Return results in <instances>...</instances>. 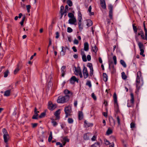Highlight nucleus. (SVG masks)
I'll return each mask as SVG.
<instances>
[{"mask_svg": "<svg viewBox=\"0 0 147 147\" xmlns=\"http://www.w3.org/2000/svg\"><path fill=\"white\" fill-rule=\"evenodd\" d=\"M9 73V71L8 70H7L4 73V77L5 78L7 77L8 75V74Z\"/></svg>", "mask_w": 147, "mask_h": 147, "instance_id": "nucleus-46", "label": "nucleus"}, {"mask_svg": "<svg viewBox=\"0 0 147 147\" xmlns=\"http://www.w3.org/2000/svg\"><path fill=\"white\" fill-rule=\"evenodd\" d=\"M75 70L74 71V73L76 75L78 76L80 72H81L80 68L79 67H78L77 68L75 67Z\"/></svg>", "mask_w": 147, "mask_h": 147, "instance_id": "nucleus-12", "label": "nucleus"}, {"mask_svg": "<svg viewBox=\"0 0 147 147\" xmlns=\"http://www.w3.org/2000/svg\"><path fill=\"white\" fill-rule=\"evenodd\" d=\"M67 3L69 7H71L72 5V2L71 0H67Z\"/></svg>", "mask_w": 147, "mask_h": 147, "instance_id": "nucleus-38", "label": "nucleus"}, {"mask_svg": "<svg viewBox=\"0 0 147 147\" xmlns=\"http://www.w3.org/2000/svg\"><path fill=\"white\" fill-rule=\"evenodd\" d=\"M76 77L74 76L71 77L69 80L70 83L71 84H74L75 82V80Z\"/></svg>", "mask_w": 147, "mask_h": 147, "instance_id": "nucleus-21", "label": "nucleus"}, {"mask_svg": "<svg viewBox=\"0 0 147 147\" xmlns=\"http://www.w3.org/2000/svg\"><path fill=\"white\" fill-rule=\"evenodd\" d=\"M109 16L110 18V19H113V11H109Z\"/></svg>", "mask_w": 147, "mask_h": 147, "instance_id": "nucleus-47", "label": "nucleus"}, {"mask_svg": "<svg viewBox=\"0 0 147 147\" xmlns=\"http://www.w3.org/2000/svg\"><path fill=\"white\" fill-rule=\"evenodd\" d=\"M84 124L85 127H92L93 126V124L92 123H87L86 121H84Z\"/></svg>", "mask_w": 147, "mask_h": 147, "instance_id": "nucleus-19", "label": "nucleus"}, {"mask_svg": "<svg viewBox=\"0 0 147 147\" xmlns=\"http://www.w3.org/2000/svg\"><path fill=\"white\" fill-rule=\"evenodd\" d=\"M57 105L55 104H53L51 102H48V108L50 110L53 111L54 110L56 107Z\"/></svg>", "mask_w": 147, "mask_h": 147, "instance_id": "nucleus-5", "label": "nucleus"}, {"mask_svg": "<svg viewBox=\"0 0 147 147\" xmlns=\"http://www.w3.org/2000/svg\"><path fill=\"white\" fill-rule=\"evenodd\" d=\"M63 140L65 142H68L69 141V140L67 138V137H65L63 138Z\"/></svg>", "mask_w": 147, "mask_h": 147, "instance_id": "nucleus-57", "label": "nucleus"}, {"mask_svg": "<svg viewBox=\"0 0 147 147\" xmlns=\"http://www.w3.org/2000/svg\"><path fill=\"white\" fill-rule=\"evenodd\" d=\"M135 127V125L134 123L131 122L130 124V127L131 128H134Z\"/></svg>", "mask_w": 147, "mask_h": 147, "instance_id": "nucleus-52", "label": "nucleus"}, {"mask_svg": "<svg viewBox=\"0 0 147 147\" xmlns=\"http://www.w3.org/2000/svg\"><path fill=\"white\" fill-rule=\"evenodd\" d=\"M89 137L87 133L85 134L84 135V139L85 140H88L89 139Z\"/></svg>", "mask_w": 147, "mask_h": 147, "instance_id": "nucleus-29", "label": "nucleus"}, {"mask_svg": "<svg viewBox=\"0 0 147 147\" xmlns=\"http://www.w3.org/2000/svg\"><path fill=\"white\" fill-rule=\"evenodd\" d=\"M130 96L131 97V99L130 100V102L131 105H129L128 103H127V106L129 107H131L132 106V105L134 103V94L132 93H131L130 94Z\"/></svg>", "mask_w": 147, "mask_h": 147, "instance_id": "nucleus-8", "label": "nucleus"}, {"mask_svg": "<svg viewBox=\"0 0 147 147\" xmlns=\"http://www.w3.org/2000/svg\"><path fill=\"white\" fill-rule=\"evenodd\" d=\"M145 22V21H144L143 22V26L144 27V32H145L146 33V35L147 34V30L146 27Z\"/></svg>", "mask_w": 147, "mask_h": 147, "instance_id": "nucleus-45", "label": "nucleus"}, {"mask_svg": "<svg viewBox=\"0 0 147 147\" xmlns=\"http://www.w3.org/2000/svg\"><path fill=\"white\" fill-rule=\"evenodd\" d=\"M106 20L107 24L108 25H109L111 22L110 20L109 19H107Z\"/></svg>", "mask_w": 147, "mask_h": 147, "instance_id": "nucleus-63", "label": "nucleus"}, {"mask_svg": "<svg viewBox=\"0 0 147 147\" xmlns=\"http://www.w3.org/2000/svg\"><path fill=\"white\" fill-rule=\"evenodd\" d=\"M11 91L10 90H8L6 91L4 93V96H9L10 95Z\"/></svg>", "mask_w": 147, "mask_h": 147, "instance_id": "nucleus-28", "label": "nucleus"}, {"mask_svg": "<svg viewBox=\"0 0 147 147\" xmlns=\"http://www.w3.org/2000/svg\"><path fill=\"white\" fill-rule=\"evenodd\" d=\"M120 62L121 64L124 67H126L127 65H126L125 62V61H124L123 60L121 59L120 61Z\"/></svg>", "mask_w": 147, "mask_h": 147, "instance_id": "nucleus-31", "label": "nucleus"}, {"mask_svg": "<svg viewBox=\"0 0 147 147\" xmlns=\"http://www.w3.org/2000/svg\"><path fill=\"white\" fill-rule=\"evenodd\" d=\"M69 23L71 24H74L76 22V20L75 18L70 19L69 21Z\"/></svg>", "mask_w": 147, "mask_h": 147, "instance_id": "nucleus-11", "label": "nucleus"}, {"mask_svg": "<svg viewBox=\"0 0 147 147\" xmlns=\"http://www.w3.org/2000/svg\"><path fill=\"white\" fill-rule=\"evenodd\" d=\"M19 64H18L17 65V67L15 69L14 71V74H16L17 72L19 70Z\"/></svg>", "mask_w": 147, "mask_h": 147, "instance_id": "nucleus-33", "label": "nucleus"}, {"mask_svg": "<svg viewBox=\"0 0 147 147\" xmlns=\"http://www.w3.org/2000/svg\"><path fill=\"white\" fill-rule=\"evenodd\" d=\"M87 59L88 61H90L91 59V56L90 55H88L87 56Z\"/></svg>", "mask_w": 147, "mask_h": 147, "instance_id": "nucleus-64", "label": "nucleus"}, {"mask_svg": "<svg viewBox=\"0 0 147 147\" xmlns=\"http://www.w3.org/2000/svg\"><path fill=\"white\" fill-rule=\"evenodd\" d=\"M78 21H80V20H82V15L81 13V12L80 11H78Z\"/></svg>", "mask_w": 147, "mask_h": 147, "instance_id": "nucleus-25", "label": "nucleus"}, {"mask_svg": "<svg viewBox=\"0 0 147 147\" xmlns=\"http://www.w3.org/2000/svg\"><path fill=\"white\" fill-rule=\"evenodd\" d=\"M103 78L104 81L105 82L107 81L108 80L107 76L106 73H103Z\"/></svg>", "mask_w": 147, "mask_h": 147, "instance_id": "nucleus-26", "label": "nucleus"}, {"mask_svg": "<svg viewBox=\"0 0 147 147\" xmlns=\"http://www.w3.org/2000/svg\"><path fill=\"white\" fill-rule=\"evenodd\" d=\"M112 67L113 69L112 71H111V73H115L116 71V70L115 68L114 67V66L113 65L112 66Z\"/></svg>", "mask_w": 147, "mask_h": 147, "instance_id": "nucleus-59", "label": "nucleus"}, {"mask_svg": "<svg viewBox=\"0 0 147 147\" xmlns=\"http://www.w3.org/2000/svg\"><path fill=\"white\" fill-rule=\"evenodd\" d=\"M56 36H55V38H59V33L58 32H56Z\"/></svg>", "mask_w": 147, "mask_h": 147, "instance_id": "nucleus-62", "label": "nucleus"}, {"mask_svg": "<svg viewBox=\"0 0 147 147\" xmlns=\"http://www.w3.org/2000/svg\"><path fill=\"white\" fill-rule=\"evenodd\" d=\"M91 47L92 48L91 50L95 53H96L98 50V48L96 45L94 44L93 46H92Z\"/></svg>", "mask_w": 147, "mask_h": 147, "instance_id": "nucleus-17", "label": "nucleus"}, {"mask_svg": "<svg viewBox=\"0 0 147 147\" xmlns=\"http://www.w3.org/2000/svg\"><path fill=\"white\" fill-rule=\"evenodd\" d=\"M113 59L114 61V64L115 65H116L117 64V58L115 56H114L113 57Z\"/></svg>", "mask_w": 147, "mask_h": 147, "instance_id": "nucleus-44", "label": "nucleus"}, {"mask_svg": "<svg viewBox=\"0 0 147 147\" xmlns=\"http://www.w3.org/2000/svg\"><path fill=\"white\" fill-rule=\"evenodd\" d=\"M78 28L80 31L82 30L83 28V23H82V20L78 21Z\"/></svg>", "mask_w": 147, "mask_h": 147, "instance_id": "nucleus-15", "label": "nucleus"}, {"mask_svg": "<svg viewBox=\"0 0 147 147\" xmlns=\"http://www.w3.org/2000/svg\"><path fill=\"white\" fill-rule=\"evenodd\" d=\"M26 18V17L25 16H24L22 18V19L21 21L20 22V24L21 26H23V25L24 22Z\"/></svg>", "mask_w": 147, "mask_h": 147, "instance_id": "nucleus-40", "label": "nucleus"}, {"mask_svg": "<svg viewBox=\"0 0 147 147\" xmlns=\"http://www.w3.org/2000/svg\"><path fill=\"white\" fill-rule=\"evenodd\" d=\"M87 23L86 25L88 27L92 25L93 23L92 21L90 20H87Z\"/></svg>", "mask_w": 147, "mask_h": 147, "instance_id": "nucleus-23", "label": "nucleus"}, {"mask_svg": "<svg viewBox=\"0 0 147 147\" xmlns=\"http://www.w3.org/2000/svg\"><path fill=\"white\" fill-rule=\"evenodd\" d=\"M62 48V50L61 51V54L63 56L64 55L65 53V49H64V47L63 46H62L61 47Z\"/></svg>", "mask_w": 147, "mask_h": 147, "instance_id": "nucleus-35", "label": "nucleus"}, {"mask_svg": "<svg viewBox=\"0 0 147 147\" xmlns=\"http://www.w3.org/2000/svg\"><path fill=\"white\" fill-rule=\"evenodd\" d=\"M91 96L92 97L94 100H96V97L94 93H92Z\"/></svg>", "mask_w": 147, "mask_h": 147, "instance_id": "nucleus-58", "label": "nucleus"}, {"mask_svg": "<svg viewBox=\"0 0 147 147\" xmlns=\"http://www.w3.org/2000/svg\"><path fill=\"white\" fill-rule=\"evenodd\" d=\"M108 8L109 11H113V6L111 5H109L108 6Z\"/></svg>", "mask_w": 147, "mask_h": 147, "instance_id": "nucleus-56", "label": "nucleus"}, {"mask_svg": "<svg viewBox=\"0 0 147 147\" xmlns=\"http://www.w3.org/2000/svg\"><path fill=\"white\" fill-rule=\"evenodd\" d=\"M52 132L51 131L50 132V134L49 136L48 141L49 142H50L51 141L52 139Z\"/></svg>", "mask_w": 147, "mask_h": 147, "instance_id": "nucleus-36", "label": "nucleus"}, {"mask_svg": "<svg viewBox=\"0 0 147 147\" xmlns=\"http://www.w3.org/2000/svg\"><path fill=\"white\" fill-rule=\"evenodd\" d=\"M38 114L37 115H34L32 117V118L33 119H38Z\"/></svg>", "mask_w": 147, "mask_h": 147, "instance_id": "nucleus-55", "label": "nucleus"}, {"mask_svg": "<svg viewBox=\"0 0 147 147\" xmlns=\"http://www.w3.org/2000/svg\"><path fill=\"white\" fill-rule=\"evenodd\" d=\"M74 120L71 118H69L68 119V123L71 124L73 122Z\"/></svg>", "mask_w": 147, "mask_h": 147, "instance_id": "nucleus-43", "label": "nucleus"}, {"mask_svg": "<svg viewBox=\"0 0 147 147\" xmlns=\"http://www.w3.org/2000/svg\"><path fill=\"white\" fill-rule=\"evenodd\" d=\"M115 111L117 114L118 113L120 112L119 108V105L118 103L115 104Z\"/></svg>", "mask_w": 147, "mask_h": 147, "instance_id": "nucleus-14", "label": "nucleus"}, {"mask_svg": "<svg viewBox=\"0 0 147 147\" xmlns=\"http://www.w3.org/2000/svg\"><path fill=\"white\" fill-rule=\"evenodd\" d=\"M121 76H122V78L123 80L126 79L127 77V76L125 74V73L124 72H122Z\"/></svg>", "mask_w": 147, "mask_h": 147, "instance_id": "nucleus-34", "label": "nucleus"}, {"mask_svg": "<svg viewBox=\"0 0 147 147\" xmlns=\"http://www.w3.org/2000/svg\"><path fill=\"white\" fill-rule=\"evenodd\" d=\"M142 76L141 72L140 71H138L137 73V76L136 79V85L137 92H138L139 90L143 85V82L141 83L140 82V79Z\"/></svg>", "mask_w": 147, "mask_h": 147, "instance_id": "nucleus-1", "label": "nucleus"}, {"mask_svg": "<svg viewBox=\"0 0 147 147\" xmlns=\"http://www.w3.org/2000/svg\"><path fill=\"white\" fill-rule=\"evenodd\" d=\"M73 30L70 27H68L67 28V32L69 33H71L72 32Z\"/></svg>", "mask_w": 147, "mask_h": 147, "instance_id": "nucleus-51", "label": "nucleus"}, {"mask_svg": "<svg viewBox=\"0 0 147 147\" xmlns=\"http://www.w3.org/2000/svg\"><path fill=\"white\" fill-rule=\"evenodd\" d=\"M87 67H88L90 68V69H93L92 67V63H88L87 65Z\"/></svg>", "mask_w": 147, "mask_h": 147, "instance_id": "nucleus-41", "label": "nucleus"}, {"mask_svg": "<svg viewBox=\"0 0 147 147\" xmlns=\"http://www.w3.org/2000/svg\"><path fill=\"white\" fill-rule=\"evenodd\" d=\"M2 132L3 134V139L4 142L6 144H8L7 142L8 141V134L7 130L5 128H3L2 129Z\"/></svg>", "mask_w": 147, "mask_h": 147, "instance_id": "nucleus-3", "label": "nucleus"}, {"mask_svg": "<svg viewBox=\"0 0 147 147\" xmlns=\"http://www.w3.org/2000/svg\"><path fill=\"white\" fill-rule=\"evenodd\" d=\"M113 98L114 100V104L117 103V96L115 92L113 94Z\"/></svg>", "mask_w": 147, "mask_h": 147, "instance_id": "nucleus-24", "label": "nucleus"}, {"mask_svg": "<svg viewBox=\"0 0 147 147\" xmlns=\"http://www.w3.org/2000/svg\"><path fill=\"white\" fill-rule=\"evenodd\" d=\"M47 110H46L45 111L40 114V115L39 116V118H42L44 117L46 115V111Z\"/></svg>", "mask_w": 147, "mask_h": 147, "instance_id": "nucleus-30", "label": "nucleus"}, {"mask_svg": "<svg viewBox=\"0 0 147 147\" xmlns=\"http://www.w3.org/2000/svg\"><path fill=\"white\" fill-rule=\"evenodd\" d=\"M26 9L27 10L28 12V13L30 11V7H31L30 5H27L26 6Z\"/></svg>", "mask_w": 147, "mask_h": 147, "instance_id": "nucleus-48", "label": "nucleus"}, {"mask_svg": "<svg viewBox=\"0 0 147 147\" xmlns=\"http://www.w3.org/2000/svg\"><path fill=\"white\" fill-rule=\"evenodd\" d=\"M83 74L84 79H86L88 77V74L87 69L86 67L84 66L83 69Z\"/></svg>", "mask_w": 147, "mask_h": 147, "instance_id": "nucleus-7", "label": "nucleus"}, {"mask_svg": "<svg viewBox=\"0 0 147 147\" xmlns=\"http://www.w3.org/2000/svg\"><path fill=\"white\" fill-rule=\"evenodd\" d=\"M60 109H59L56 111L54 113V115L56 117V119H59L60 118Z\"/></svg>", "mask_w": 147, "mask_h": 147, "instance_id": "nucleus-9", "label": "nucleus"}, {"mask_svg": "<svg viewBox=\"0 0 147 147\" xmlns=\"http://www.w3.org/2000/svg\"><path fill=\"white\" fill-rule=\"evenodd\" d=\"M138 44L140 51V55H142L143 57H144L145 55L143 54L144 52V50L143 49L144 47L143 44L141 42H138Z\"/></svg>", "mask_w": 147, "mask_h": 147, "instance_id": "nucleus-4", "label": "nucleus"}, {"mask_svg": "<svg viewBox=\"0 0 147 147\" xmlns=\"http://www.w3.org/2000/svg\"><path fill=\"white\" fill-rule=\"evenodd\" d=\"M86 85L89 86L90 88L92 87V85L91 84V82L89 80H88L86 83Z\"/></svg>", "mask_w": 147, "mask_h": 147, "instance_id": "nucleus-39", "label": "nucleus"}, {"mask_svg": "<svg viewBox=\"0 0 147 147\" xmlns=\"http://www.w3.org/2000/svg\"><path fill=\"white\" fill-rule=\"evenodd\" d=\"M66 67L65 66H63L61 68V71L62 73L61 76L63 77L65 75V73L66 71Z\"/></svg>", "mask_w": 147, "mask_h": 147, "instance_id": "nucleus-10", "label": "nucleus"}, {"mask_svg": "<svg viewBox=\"0 0 147 147\" xmlns=\"http://www.w3.org/2000/svg\"><path fill=\"white\" fill-rule=\"evenodd\" d=\"M69 99V96L65 95L64 96H59L58 97L57 102L58 103H63L67 102Z\"/></svg>", "mask_w": 147, "mask_h": 147, "instance_id": "nucleus-2", "label": "nucleus"}, {"mask_svg": "<svg viewBox=\"0 0 147 147\" xmlns=\"http://www.w3.org/2000/svg\"><path fill=\"white\" fill-rule=\"evenodd\" d=\"M64 111L65 114L66 118L71 115V110L69 109V107H65L64 109Z\"/></svg>", "mask_w": 147, "mask_h": 147, "instance_id": "nucleus-6", "label": "nucleus"}, {"mask_svg": "<svg viewBox=\"0 0 147 147\" xmlns=\"http://www.w3.org/2000/svg\"><path fill=\"white\" fill-rule=\"evenodd\" d=\"M108 63L109 65V68L110 69V66L113 64V61H112L109 60L108 61Z\"/></svg>", "mask_w": 147, "mask_h": 147, "instance_id": "nucleus-49", "label": "nucleus"}, {"mask_svg": "<svg viewBox=\"0 0 147 147\" xmlns=\"http://www.w3.org/2000/svg\"><path fill=\"white\" fill-rule=\"evenodd\" d=\"M117 120L118 124L119 125H120V119H119V116H117Z\"/></svg>", "mask_w": 147, "mask_h": 147, "instance_id": "nucleus-60", "label": "nucleus"}, {"mask_svg": "<svg viewBox=\"0 0 147 147\" xmlns=\"http://www.w3.org/2000/svg\"><path fill=\"white\" fill-rule=\"evenodd\" d=\"M38 125L37 123H32L31 124V125H32V128H34L36 127Z\"/></svg>", "mask_w": 147, "mask_h": 147, "instance_id": "nucleus-53", "label": "nucleus"}, {"mask_svg": "<svg viewBox=\"0 0 147 147\" xmlns=\"http://www.w3.org/2000/svg\"><path fill=\"white\" fill-rule=\"evenodd\" d=\"M100 4V5L102 8L104 9H105L106 8V7L105 0H101Z\"/></svg>", "mask_w": 147, "mask_h": 147, "instance_id": "nucleus-13", "label": "nucleus"}, {"mask_svg": "<svg viewBox=\"0 0 147 147\" xmlns=\"http://www.w3.org/2000/svg\"><path fill=\"white\" fill-rule=\"evenodd\" d=\"M112 133L113 131L112 129L110 128H109L106 131V135H109L112 134Z\"/></svg>", "mask_w": 147, "mask_h": 147, "instance_id": "nucleus-32", "label": "nucleus"}, {"mask_svg": "<svg viewBox=\"0 0 147 147\" xmlns=\"http://www.w3.org/2000/svg\"><path fill=\"white\" fill-rule=\"evenodd\" d=\"M135 24H132L133 29L134 31V33L135 34H137L138 28H137L136 26H135Z\"/></svg>", "mask_w": 147, "mask_h": 147, "instance_id": "nucleus-27", "label": "nucleus"}, {"mask_svg": "<svg viewBox=\"0 0 147 147\" xmlns=\"http://www.w3.org/2000/svg\"><path fill=\"white\" fill-rule=\"evenodd\" d=\"M68 16L69 18H75L74 14L71 13H68Z\"/></svg>", "mask_w": 147, "mask_h": 147, "instance_id": "nucleus-42", "label": "nucleus"}, {"mask_svg": "<svg viewBox=\"0 0 147 147\" xmlns=\"http://www.w3.org/2000/svg\"><path fill=\"white\" fill-rule=\"evenodd\" d=\"M51 123L55 127H56L58 124V123L55 121V119L53 118L51 119Z\"/></svg>", "mask_w": 147, "mask_h": 147, "instance_id": "nucleus-22", "label": "nucleus"}, {"mask_svg": "<svg viewBox=\"0 0 147 147\" xmlns=\"http://www.w3.org/2000/svg\"><path fill=\"white\" fill-rule=\"evenodd\" d=\"M101 145V144L100 142H97L91 145L90 147H100Z\"/></svg>", "mask_w": 147, "mask_h": 147, "instance_id": "nucleus-16", "label": "nucleus"}, {"mask_svg": "<svg viewBox=\"0 0 147 147\" xmlns=\"http://www.w3.org/2000/svg\"><path fill=\"white\" fill-rule=\"evenodd\" d=\"M105 144L106 145H108L110 144V142L109 141L107 140L106 139H104Z\"/></svg>", "mask_w": 147, "mask_h": 147, "instance_id": "nucleus-50", "label": "nucleus"}, {"mask_svg": "<svg viewBox=\"0 0 147 147\" xmlns=\"http://www.w3.org/2000/svg\"><path fill=\"white\" fill-rule=\"evenodd\" d=\"M84 49L86 51H88L89 49V45L87 42H85L84 44Z\"/></svg>", "mask_w": 147, "mask_h": 147, "instance_id": "nucleus-18", "label": "nucleus"}, {"mask_svg": "<svg viewBox=\"0 0 147 147\" xmlns=\"http://www.w3.org/2000/svg\"><path fill=\"white\" fill-rule=\"evenodd\" d=\"M90 75L91 76H92L93 75V69H90Z\"/></svg>", "mask_w": 147, "mask_h": 147, "instance_id": "nucleus-61", "label": "nucleus"}, {"mask_svg": "<svg viewBox=\"0 0 147 147\" xmlns=\"http://www.w3.org/2000/svg\"><path fill=\"white\" fill-rule=\"evenodd\" d=\"M82 59L83 61L86 62L87 61V59H86V55H84L82 56Z\"/></svg>", "mask_w": 147, "mask_h": 147, "instance_id": "nucleus-54", "label": "nucleus"}, {"mask_svg": "<svg viewBox=\"0 0 147 147\" xmlns=\"http://www.w3.org/2000/svg\"><path fill=\"white\" fill-rule=\"evenodd\" d=\"M64 93L66 94V95H67V94L71 93L72 94V93L70 92V91L68 90L67 89H65L64 90Z\"/></svg>", "mask_w": 147, "mask_h": 147, "instance_id": "nucleus-37", "label": "nucleus"}, {"mask_svg": "<svg viewBox=\"0 0 147 147\" xmlns=\"http://www.w3.org/2000/svg\"><path fill=\"white\" fill-rule=\"evenodd\" d=\"M78 119L79 120H82L83 118V115L82 112L81 111H79L78 112Z\"/></svg>", "mask_w": 147, "mask_h": 147, "instance_id": "nucleus-20", "label": "nucleus"}]
</instances>
